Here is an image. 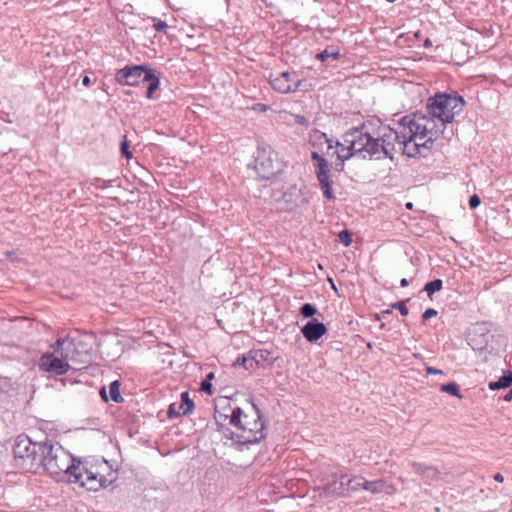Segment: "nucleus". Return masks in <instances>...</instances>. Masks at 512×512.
<instances>
[{
  "mask_svg": "<svg viewBox=\"0 0 512 512\" xmlns=\"http://www.w3.org/2000/svg\"><path fill=\"white\" fill-rule=\"evenodd\" d=\"M403 128L409 139H404L403 154L410 158L423 155L425 150H431L439 133L443 132L437 122L422 111L403 116Z\"/></svg>",
  "mask_w": 512,
  "mask_h": 512,
  "instance_id": "obj_1",
  "label": "nucleus"
},
{
  "mask_svg": "<svg viewBox=\"0 0 512 512\" xmlns=\"http://www.w3.org/2000/svg\"><path fill=\"white\" fill-rule=\"evenodd\" d=\"M229 400L228 407L232 412L229 416L230 424L237 429V432H231L230 439L237 444L248 445L259 443L264 437V422L261 419L260 410L249 399H245L251 412L246 413L241 407H232L231 402L234 396H226Z\"/></svg>",
  "mask_w": 512,
  "mask_h": 512,
  "instance_id": "obj_2",
  "label": "nucleus"
},
{
  "mask_svg": "<svg viewBox=\"0 0 512 512\" xmlns=\"http://www.w3.org/2000/svg\"><path fill=\"white\" fill-rule=\"evenodd\" d=\"M78 459L74 458L61 445L46 441L42 452L41 467L56 481L69 482Z\"/></svg>",
  "mask_w": 512,
  "mask_h": 512,
  "instance_id": "obj_3",
  "label": "nucleus"
},
{
  "mask_svg": "<svg viewBox=\"0 0 512 512\" xmlns=\"http://www.w3.org/2000/svg\"><path fill=\"white\" fill-rule=\"evenodd\" d=\"M464 106L465 101L461 96L439 93L429 98L424 114L435 121L437 119L441 129L446 123H451L463 111Z\"/></svg>",
  "mask_w": 512,
  "mask_h": 512,
  "instance_id": "obj_4",
  "label": "nucleus"
},
{
  "mask_svg": "<svg viewBox=\"0 0 512 512\" xmlns=\"http://www.w3.org/2000/svg\"><path fill=\"white\" fill-rule=\"evenodd\" d=\"M403 117L393 124V127L387 126L382 127L377 137H374V141L377 142L378 151L375 154V159L379 160L382 158L394 159V153L396 147L403 153L404 139H408L402 130L403 128Z\"/></svg>",
  "mask_w": 512,
  "mask_h": 512,
  "instance_id": "obj_5",
  "label": "nucleus"
},
{
  "mask_svg": "<svg viewBox=\"0 0 512 512\" xmlns=\"http://www.w3.org/2000/svg\"><path fill=\"white\" fill-rule=\"evenodd\" d=\"M45 442H32L28 437H18L13 448L15 465L25 471H34L41 467Z\"/></svg>",
  "mask_w": 512,
  "mask_h": 512,
  "instance_id": "obj_6",
  "label": "nucleus"
},
{
  "mask_svg": "<svg viewBox=\"0 0 512 512\" xmlns=\"http://www.w3.org/2000/svg\"><path fill=\"white\" fill-rule=\"evenodd\" d=\"M342 139L347 145H350L356 154L366 153L370 158L375 159V154L378 151L377 142L374 141V136L370 134L366 123L350 128L342 136Z\"/></svg>",
  "mask_w": 512,
  "mask_h": 512,
  "instance_id": "obj_7",
  "label": "nucleus"
},
{
  "mask_svg": "<svg viewBox=\"0 0 512 512\" xmlns=\"http://www.w3.org/2000/svg\"><path fill=\"white\" fill-rule=\"evenodd\" d=\"M253 168L260 178L269 180L282 171V164L275 151L262 147L257 150Z\"/></svg>",
  "mask_w": 512,
  "mask_h": 512,
  "instance_id": "obj_8",
  "label": "nucleus"
},
{
  "mask_svg": "<svg viewBox=\"0 0 512 512\" xmlns=\"http://www.w3.org/2000/svg\"><path fill=\"white\" fill-rule=\"evenodd\" d=\"M68 483H76L81 487L86 488L88 491L95 492L109 485L105 476L89 469L87 467V463H84L81 460L77 461L74 472L69 478Z\"/></svg>",
  "mask_w": 512,
  "mask_h": 512,
  "instance_id": "obj_9",
  "label": "nucleus"
},
{
  "mask_svg": "<svg viewBox=\"0 0 512 512\" xmlns=\"http://www.w3.org/2000/svg\"><path fill=\"white\" fill-rule=\"evenodd\" d=\"M311 199V192L306 185H291L283 193L280 202L283 209L288 212L305 209Z\"/></svg>",
  "mask_w": 512,
  "mask_h": 512,
  "instance_id": "obj_10",
  "label": "nucleus"
},
{
  "mask_svg": "<svg viewBox=\"0 0 512 512\" xmlns=\"http://www.w3.org/2000/svg\"><path fill=\"white\" fill-rule=\"evenodd\" d=\"M302 82L296 71L274 72L269 76L272 89L281 94H292L299 91Z\"/></svg>",
  "mask_w": 512,
  "mask_h": 512,
  "instance_id": "obj_11",
  "label": "nucleus"
},
{
  "mask_svg": "<svg viewBox=\"0 0 512 512\" xmlns=\"http://www.w3.org/2000/svg\"><path fill=\"white\" fill-rule=\"evenodd\" d=\"M147 65H126L115 73V81L122 86H138L150 77Z\"/></svg>",
  "mask_w": 512,
  "mask_h": 512,
  "instance_id": "obj_12",
  "label": "nucleus"
},
{
  "mask_svg": "<svg viewBox=\"0 0 512 512\" xmlns=\"http://www.w3.org/2000/svg\"><path fill=\"white\" fill-rule=\"evenodd\" d=\"M39 368L55 375H64L69 371L70 365L65 360L46 352L40 357Z\"/></svg>",
  "mask_w": 512,
  "mask_h": 512,
  "instance_id": "obj_13",
  "label": "nucleus"
},
{
  "mask_svg": "<svg viewBox=\"0 0 512 512\" xmlns=\"http://www.w3.org/2000/svg\"><path fill=\"white\" fill-rule=\"evenodd\" d=\"M365 481L366 480L360 476L348 478L346 475H342L338 481H334L332 489L342 496H349L351 492L364 489L363 483H365Z\"/></svg>",
  "mask_w": 512,
  "mask_h": 512,
  "instance_id": "obj_14",
  "label": "nucleus"
},
{
  "mask_svg": "<svg viewBox=\"0 0 512 512\" xmlns=\"http://www.w3.org/2000/svg\"><path fill=\"white\" fill-rule=\"evenodd\" d=\"M51 348V354L69 363V361L73 360L74 358L76 345L74 339L67 336L63 338H58L56 342L51 345Z\"/></svg>",
  "mask_w": 512,
  "mask_h": 512,
  "instance_id": "obj_15",
  "label": "nucleus"
},
{
  "mask_svg": "<svg viewBox=\"0 0 512 512\" xmlns=\"http://www.w3.org/2000/svg\"><path fill=\"white\" fill-rule=\"evenodd\" d=\"M300 330L304 338L310 343L317 342L327 333V327L325 324L319 322L317 319L309 320L305 325L301 327Z\"/></svg>",
  "mask_w": 512,
  "mask_h": 512,
  "instance_id": "obj_16",
  "label": "nucleus"
},
{
  "mask_svg": "<svg viewBox=\"0 0 512 512\" xmlns=\"http://www.w3.org/2000/svg\"><path fill=\"white\" fill-rule=\"evenodd\" d=\"M316 178L319 182L320 188L323 192V196L327 200H332L335 195L332 190V180L329 165L323 168L314 170Z\"/></svg>",
  "mask_w": 512,
  "mask_h": 512,
  "instance_id": "obj_17",
  "label": "nucleus"
},
{
  "mask_svg": "<svg viewBox=\"0 0 512 512\" xmlns=\"http://www.w3.org/2000/svg\"><path fill=\"white\" fill-rule=\"evenodd\" d=\"M408 465L416 474L421 476L426 483L439 479L440 471L435 466L416 461H408Z\"/></svg>",
  "mask_w": 512,
  "mask_h": 512,
  "instance_id": "obj_18",
  "label": "nucleus"
},
{
  "mask_svg": "<svg viewBox=\"0 0 512 512\" xmlns=\"http://www.w3.org/2000/svg\"><path fill=\"white\" fill-rule=\"evenodd\" d=\"M364 490L371 492L372 494H380V493H392L395 490L394 486L391 484H387V482L383 479H378L374 481H365Z\"/></svg>",
  "mask_w": 512,
  "mask_h": 512,
  "instance_id": "obj_19",
  "label": "nucleus"
},
{
  "mask_svg": "<svg viewBox=\"0 0 512 512\" xmlns=\"http://www.w3.org/2000/svg\"><path fill=\"white\" fill-rule=\"evenodd\" d=\"M149 75L150 77H146L144 80V83L146 82L147 85V91H146V98L149 100H154L157 98L155 95V92L159 89L160 85V74L155 69H149Z\"/></svg>",
  "mask_w": 512,
  "mask_h": 512,
  "instance_id": "obj_20",
  "label": "nucleus"
},
{
  "mask_svg": "<svg viewBox=\"0 0 512 512\" xmlns=\"http://www.w3.org/2000/svg\"><path fill=\"white\" fill-rule=\"evenodd\" d=\"M512 385V370H507L503 373L497 381H492L488 384L490 390L495 391L505 389Z\"/></svg>",
  "mask_w": 512,
  "mask_h": 512,
  "instance_id": "obj_21",
  "label": "nucleus"
},
{
  "mask_svg": "<svg viewBox=\"0 0 512 512\" xmlns=\"http://www.w3.org/2000/svg\"><path fill=\"white\" fill-rule=\"evenodd\" d=\"M336 147V154L339 161L345 162L346 160H349L354 155H356L354 150L350 148V145H347L343 140L341 142L337 141Z\"/></svg>",
  "mask_w": 512,
  "mask_h": 512,
  "instance_id": "obj_22",
  "label": "nucleus"
},
{
  "mask_svg": "<svg viewBox=\"0 0 512 512\" xmlns=\"http://www.w3.org/2000/svg\"><path fill=\"white\" fill-rule=\"evenodd\" d=\"M325 144L327 145V150L333 148L332 140L329 139L325 133L321 131H316L312 136V146L321 149V147Z\"/></svg>",
  "mask_w": 512,
  "mask_h": 512,
  "instance_id": "obj_23",
  "label": "nucleus"
},
{
  "mask_svg": "<svg viewBox=\"0 0 512 512\" xmlns=\"http://www.w3.org/2000/svg\"><path fill=\"white\" fill-rule=\"evenodd\" d=\"M194 402L190 399L189 393L184 391L181 393V403L179 405V409L181 410V414L188 415L192 413L194 409Z\"/></svg>",
  "mask_w": 512,
  "mask_h": 512,
  "instance_id": "obj_24",
  "label": "nucleus"
},
{
  "mask_svg": "<svg viewBox=\"0 0 512 512\" xmlns=\"http://www.w3.org/2000/svg\"><path fill=\"white\" fill-rule=\"evenodd\" d=\"M109 395L110 399L115 403H122L124 401L123 397L120 394V382L115 380L109 385Z\"/></svg>",
  "mask_w": 512,
  "mask_h": 512,
  "instance_id": "obj_25",
  "label": "nucleus"
},
{
  "mask_svg": "<svg viewBox=\"0 0 512 512\" xmlns=\"http://www.w3.org/2000/svg\"><path fill=\"white\" fill-rule=\"evenodd\" d=\"M442 288L443 281L441 279H435L426 283L423 291L427 292L428 297L432 300L433 293L440 291Z\"/></svg>",
  "mask_w": 512,
  "mask_h": 512,
  "instance_id": "obj_26",
  "label": "nucleus"
},
{
  "mask_svg": "<svg viewBox=\"0 0 512 512\" xmlns=\"http://www.w3.org/2000/svg\"><path fill=\"white\" fill-rule=\"evenodd\" d=\"M440 390L442 392H446L448 394H451L452 396H455L459 399L463 398V395L460 391L459 385L456 382H449L446 384H442L440 387Z\"/></svg>",
  "mask_w": 512,
  "mask_h": 512,
  "instance_id": "obj_27",
  "label": "nucleus"
},
{
  "mask_svg": "<svg viewBox=\"0 0 512 512\" xmlns=\"http://www.w3.org/2000/svg\"><path fill=\"white\" fill-rule=\"evenodd\" d=\"M319 314L317 308L311 303H305L300 308V315L304 318H312Z\"/></svg>",
  "mask_w": 512,
  "mask_h": 512,
  "instance_id": "obj_28",
  "label": "nucleus"
},
{
  "mask_svg": "<svg viewBox=\"0 0 512 512\" xmlns=\"http://www.w3.org/2000/svg\"><path fill=\"white\" fill-rule=\"evenodd\" d=\"M311 159L313 161L314 170L328 166V162L318 151L311 152Z\"/></svg>",
  "mask_w": 512,
  "mask_h": 512,
  "instance_id": "obj_29",
  "label": "nucleus"
},
{
  "mask_svg": "<svg viewBox=\"0 0 512 512\" xmlns=\"http://www.w3.org/2000/svg\"><path fill=\"white\" fill-rule=\"evenodd\" d=\"M250 353L259 364L261 362L269 361V356L271 355V353L267 350H257Z\"/></svg>",
  "mask_w": 512,
  "mask_h": 512,
  "instance_id": "obj_30",
  "label": "nucleus"
},
{
  "mask_svg": "<svg viewBox=\"0 0 512 512\" xmlns=\"http://www.w3.org/2000/svg\"><path fill=\"white\" fill-rule=\"evenodd\" d=\"M120 151H121L122 156L125 157L126 159L132 158V152L130 151V144H129L126 136H124L123 140L121 141Z\"/></svg>",
  "mask_w": 512,
  "mask_h": 512,
  "instance_id": "obj_31",
  "label": "nucleus"
},
{
  "mask_svg": "<svg viewBox=\"0 0 512 512\" xmlns=\"http://www.w3.org/2000/svg\"><path fill=\"white\" fill-rule=\"evenodd\" d=\"M352 232H350L349 230L345 229V230H342L338 237H339V240L340 242L345 246V247H348L351 245L352 243Z\"/></svg>",
  "mask_w": 512,
  "mask_h": 512,
  "instance_id": "obj_32",
  "label": "nucleus"
},
{
  "mask_svg": "<svg viewBox=\"0 0 512 512\" xmlns=\"http://www.w3.org/2000/svg\"><path fill=\"white\" fill-rule=\"evenodd\" d=\"M409 301V299H406V300H403V301H399V302H395L391 305V307L393 309H397L400 314L402 316H407L409 311H408V308L406 306V303Z\"/></svg>",
  "mask_w": 512,
  "mask_h": 512,
  "instance_id": "obj_33",
  "label": "nucleus"
},
{
  "mask_svg": "<svg viewBox=\"0 0 512 512\" xmlns=\"http://www.w3.org/2000/svg\"><path fill=\"white\" fill-rule=\"evenodd\" d=\"M217 399L215 400V406H214V419L216 421V424L218 426V430L220 431L222 429V427L224 426L223 422H222V418H223V414L218 410V404H217Z\"/></svg>",
  "mask_w": 512,
  "mask_h": 512,
  "instance_id": "obj_34",
  "label": "nucleus"
},
{
  "mask_svg": "<svg viewBox=\"0 0 512 512\" xmlns=\"http://www.w3.org/2000/svg\"><path fill=\"white\" fill-rule=\"evenodd\" d=\"M167 415L169 419L177 418L181 415V410L179 409V406L175 403H172L168 407Z\"/></svg>",
  "mask_w": 512,
  "mask_h": 512,
  "instance_id": "obj_35",
  "label": "nucleus"
},
{
  "mask_svg": "<svg viewBox=\"0 0 512 512\" xmlns=\"http://www.w3.org/2000/svg\"><path fill=\"white\" fill-rule=\"evenodd\" d=\"M251 362L252 360L250 359V354L249 355H242L241 357H238L234 362H233V366L235 368L237 367H243L245 369V366L247 365V362Z\"/></svg>",
  "mask_w": 512,
  "mask_h": 512,
  "instance_id": "obj_36",
  "label": "nucleus"
},
{
  "mask_svg": "<svg viewBox=\"0 0 512 512\" xmlns=\"http://www.w3.org/2000/svg\"><path fill=\"white\" fill-rule=\"evenodd\" d=\"M330 57H332L333 59H338L339 54L329 53L327 50H324L317 55V58L320 59L321 61H326Z\"/></svg>",
  "mask_w": 512,
  "mask_h": 512,
  "instance_id": "obj_37",
  "label": "nucleus"
},
{
  "mask_svg": "<svg viewBox=\"0 0 512 512\" xmlns=\"http://www.w3.org/2000/svg\"><path fill=\"white\" fill-rule=\"evenodd\" d=\"M200 390L202 392H205L209 395H212L213 394V387H212V383L209 382V381H206V380H203L200 384Z\"/></svg>",
  "mask_w": 512,
  "mask_h": 512,
  "instance_id": "obj_38",
  "label": "nucleus"
},
{
  "mask_svg": "<svg viewBox=\"0 0 512 512\" xmlns=\"http://www.w3.org/2000/svg\"><path fill=\"white\" fill-rule=\"evenodd\" d=\"M438 314L437 310L433 308H428L422 314V322L425 323L428 319L436 316Z\"/></svg>",
  "mask_w": 512,
  "mask_h": 512,
  "instance_id": "obj_39",
  "label": "nucleus"
},
{
  "mask_svg": "<svg viewBox=\"0 0 512 512\" xmlns=\"http://www.w3.org/2000/svg\"><path fill=\"white\" fill-rule=\"evenodd\" d=\"M270 106L269 105H266V104H263V103H256L252 106V110L256 111V112H259V113H264V112H267L268 110H270Z\"/></svg>",
  "mask_w": 512,
  "mask_h": 512,
  "instance_id": "obj_40",
  "label": "nucleus"
},
{
  "mask_svg": "<svg viewBox=\"0 0 512 512\" xmlns=\"http://www.w3.org/2000/svg\"><path fill=\"white\" fill-rule=\"evenodd\" d=\"M481 203L480 197L477 194H473L469 198V206L471 209L477 208Z\"/></svg>",
  "mask_w": 512,
  "mask_h": 512,
  "instance_id": "obj_41",
  "label": "nucleus"
},
{
  "mask_svg": "<svg viewBox=\"0 0 512 512\" xmlns=\"http://www.w3.org/2000/svg\"><path fill=\"white\" fill-rule=\"evenodd\" d=\"M154 27L157 31H165L168 25L165 21L159 20L157 23L154 24Z\"/></svg>",
  "mask_w": 512,
  "mask_h": 512,
  "instance_id": "obj_42",
  "label": "nucleus"
},
{
  "mask_svg": "<svg viewBox=\"0 0 512 512\" xmlns=\"http://www.w3.org/2000/svg\"><path fill=\"white\" fill-rule=\"evenodd\" d=\"M250 359L252 360L251 362H247V365L245 366V370H249V369H253L254 367L258 366L259 363L257 362V360L254 359V357L250 354Z\"/></svg>",
  "mask_w": 512,
  "mask_h": 512,
  "instance_id": "obj_43",
  "label": "nucleus"
},
{
  "mask_svg": "<svg viewBox=\"0 0 512 512\" xmlns=\"http://www.w3.org/2000/svg\"><path fill=\"white\" fill-rule=\"evenodd\" d=\"M427 374H443V371L434 367H427L426 368Z\"/></svg>",
  "mask_w": 512,
  "mask_h": 512,
  "instance_id": "obj_44",
  "label": "nucleus"
},
{
  "mask_svg": "<svg viewBox=\"0 0 512 512\" xmlns=\"http://www.w3.org/2000/svg\"><path fill=\"white\" fill-rule=\"evenodd\" d=\"M99 393H100V396H101L102 400H103V401H105V402H108L109 397H108V395H107L106 388H105V387H102V388L100 389Z\"/></svg>",
  "mask_w": 512,
  "mask_h": 512,
  "instance_id": "obj_45",
  "label": "nucleus"
},
{
  "mask_svg": "<svg viewBox=\"0 0 512 512\" xmlns=\"http://www.w3.org/2000/svg\"><path fill=\"white\" fill-rule=\"evenodd\" d=\"M91 79L89 76L85 75L83 78H82V84L86 87H89L91 85Z\"/></svg>",
  "mask_w": 512,
  "mask_h": 512,
  "instance_id": "obj_46",
  "label": "nucleus"
},
{
  "mask_svg": "<svg viewBox=\"0 0 512 512\" xmlns=\"http://www.w3.org/2000/svg\"><path fill=\"white\" fill-rule=\"evenodd\" d=\"M493 478L495 481L500 482V483H502L504 481V477L501 473H496Z\"/></svg>",
  "mask_w": 512,
  "mask_h": 512,
  "instance_id": "obj_47",
  "label": "nucleus"
},
{
  "mask_svg": "<svg viewBox=\"0 0 512 512\" xmlns=\"http://www.w3.org/2000/svg\"><path fill=\"white\" fill-rule=\"evenodd\" d=\"M215 378V373L214 372H210L206 375L205 379L206 381H209L212 383V380Z\"/></svg>",
  "mask_w": 512,
  "mask_h": 512,
  "instance_id": "obj_48",
  "label": "nucleus"
},
{
  "mask_svg": "<svg viewBox=\"0 0 512 512\" xmlns=\"http://www.w3.org/2000/svg\"><path fill=\"white\" fill-rule=\"evenodd\" d=\"M335 169L337 171H342L344 169V162L342 161H339L338 163L335 164Z\"/></svg>",
  "mask_w": 512,
  "mask_h": 512,
  "instance_id": "obj_49",
  "label": "nucleus"
},
{
  "mask_svg": "<svg viewBox=\"0 0 512 512\" xmlns=\"http://www.w3.org/2000/svg\"><path fill=\"white\" fill-rule=\"evenodd\" d=\"M505 401H511L512 400V389H510L507 394L504 396Z\"/></svg>",
  "mask_w": 512,
  "mask_h": 512,
  "instance_id": "obj_50",
  "label": "nucleus"
},
{
  "mask_svg": "<svg viewBox=\"0 0 512 512\" xmlns=\"http://www.w3.org/2000/svg\"><path fill=\"white\" fill-rule=\"evenodd\" d=\"M409 285V282L406 278L401 279L400 286L401 287H407Z\"/></svg>",
  "mask_w": 512,
  "mask_h": 512,
  "instance_id": "obj_51",
  "label": "nucleus"
},
{
  "mask_svg": "<svg viewBox=\"0 0 512 512\" xmlns=\"http://www.w3.org/2000/svg\"><path fill=\"white\" fill-rule=\"evenodd\" d=\"M431 46H432V41H431L429 38H427V39L424 41V47H425V48H429V47H431Z\"/></svg>",
  "mask_w": 512,
  "mask_h": 512,
  "instance_id": "obj_52",
  "label": "nucleus"
},
{
  "mask_svg": "<svg viewBox=\"0 0 512 512\" xmlns=\"http://www.w3.org/2000/svg\"><path fill=\"white\" fill-rule=\"evenodd\" d=\"M298 118H299V120H297L298 123H302V121H304V117L303 116L298 117Z\"/></svg>",
  "mask_w": 512,
  "mask_h": 512,
  "instance_id": "obj_53",
  "label": "nucleus"
},
{
  "mask_svg": "<svg viewBox=\"0 0 512 512\" xmlns=\"http://www.w3.org/2000/svg\"><path fill=\"white\" fill-rule=\"evenodd\" d=\"M406 207L409 209L412 208V203H407Z\"/></svg>",
  "mask_w": 512,
  "mask_h": 512,
  "instance_id": "obj_54",
  "label": "nucleus"
},
{
  "mask_svg": "<svg viewBox=\"0 0 512 512\" xmlns=\"http://www.w3.org/2000/svg\"><path fill=\"white\" fill-rule=\"evenodd\" d=\"M217 322H218L219 326H220L221 328H223V327H222V320H218Z\"/></svg>",
  "mask_w": 512,
  "mask_h": 512,
  "instance_id": "obj_55",
  "label": "nucleus"
}]
</instances>
